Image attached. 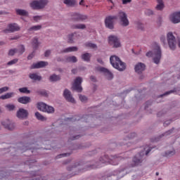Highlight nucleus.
<instances>
[{
  "instance_id": "de8ad7c7",
  "label": "nucleus",
  "mask_w": 180,
  "mask_h": 180,
  "mask_svg": "<svg viewBox=\"0 0 180 180\" xmlns=\"http://www.w3.org/2000/svg\"><path fill=\"white\" fill-rule=\"evenodd\" d=\"M136 136H137V134L136 133H134V132L131 133L127 137V140H131V139H134V137H136Z\"/></svg>"
},
{
  "instance_id": "bb28decb",
  "label": "nucleus",
  "mask_w": 180,
  "mask_h": 180,
  "mask_svg": "<svg viewBox=\"0 0 180 180\" xmlns=\"http://www.w3.org/2000/svg\"><path fill=\"white\" fill-rule=\"evenodd\" d=\"M46 106H47V104L43 102H39L37 103V108L38 110H41V112H44L46 110Z\"/></svg>"
},
{
  "instance_id": "58836bf2",
  "label": "nucleus",
  "mask_w": 180,
  "mask_h": 180,
  "mask_svg": "<svg viewBox=\"0 0 180 180\" xmlns=\"http://www.w3.org/2000/svg\"><path fill=\"white\" fill-rule=\"evenodd\" d=\"M54 108L49 105H46V107L45 108V110L44 112L46 113H54Z\"/></svg>"
},
{
  "instance_id": "c9c22d12",
  "label": "nucleus",
  "mask_w": 180,
  "mask_h": 180,
  "mask_svg": "<svg viewBox=\"0 0 180 180\" xmlns=\"http://www.w3.org/2000/svg\"><path fill=\"white\" fill-rule=\"evenodd\" d=\"M36 94H37V95H40L41 96H49V94H47V91L44 89L37 90L36 91Z\"/></svg>"
},
{
  "instance_id": "a211bd4d",
  "label": "nucleus",
  "mask_w": 180,
  "mask_h": 180,
  "mask_svg": "<svg viewBox=\"0 0 180 180\" xmlns=\"http://www.w3.org/2000/svg\"><path fill=\"white\" fill-rule=\"evenodd\" d=\"M81 167V164L79 162H76L72 167H68V171H75V169L77 168L79 171L75 173L74 175H77V174H79V172H84V169H81V167Z\"/></svg>"
},
{
  "instance_id": "c85d7f7f",
  "label": "nucleus",
  "mask_w": 180,
  "mask_h": 180,
  "mask_svg": "<svg viewBox=\"0 0 180 180\" xmlns=\"http://www.w3.org/2000/svg\"><path fill=\"white\" fill-rule=\"evenodd\" d=\"M73 51H78V47L70 46L62 51V53H72Z\"/></svg>"
},
{
  "instance_id": "c03bdc74",
  "label": "nucleus",
  "mask_w": 180,
  "mask_h": 180,
  "mask_svg": "<svg viewBox=\"0 0 180 180\" xmlns=\"http://www.w3.org/2000/svg\"><path fill=\"white\" fill-rule=\"evenodd\" d=\"M18 61L19 59L18 58L13 59L12 60H10L7 63V65H13L14 64H16Z\"/></svg>"
},
{
  "instance_id": "f3484780",
  "label": "nucleus",
  "mask_w": 180,
  "mask_h": 180,
  "mask_svg": "<svg viewBox=\"0 0 180 180\" xmlns=\"http://www.w3.org/2000/svg\"><path fill=\"white\" fill-rule=\"evenodd\" d=\"M169 20L172 23H179L180 22V11L175 12L170 15Z\"/></svg>"
},
{
  "instance_id": "e433bc0d",
  "label": "nucleus",
  "mask_w": 180,
  "mask_h": 180,
  "mask_svg": "<svg viewBox=\"0 0 180 180\" xmlns=\"http://www.w3.org/2000/svg\"><path fill=\"white\" fill-rule=\"evenodd\" d=\"M74 36H75V33H72L68 35V43L70 44H74Z\"/></svg>"
},
{
  "instance_id": "5fc2aeb1",
  "label": "nucleus",
  "mask_w": 180,
  "mask_h": 180,
  "mask_svg": "<svg viewBox=\"0 0 180 180\" xmlns=\"http://www.w3.org/2000/svg\"><path fill=\"white\" fill-rule=\"evenodd\" d=\"M79 98L81 102H86L88 101V98L85 96L79 95Z\"/></svg>"
},
{
  "instance_id": "7ed1b4c3",
  "label": "nucleus",
  "mask_w": 180,
  "mask_h": 180,
  "mask_svg": "<svg viewBox=\"0 0 180 180\" xmlns=\"http://www.w3.org/2000/svg\"><path fill=\"white\" fill-rule=\"evenodd\" d=\"M49 4V0H34L30 3V6L34 11L44 9Z\"/></svg>"
},
{
  "instance_id": "412c9836",
  "label": "nucleus",
  "mask_w": 180,
  "mask_h": 180,
  "mask_svg": "<svg viewBox=\"0 0 180 180\" xmlns=\"http://www.w3.org/2000/svg\"><path fill=\"white\" fill-rule=\"evenodd\" d=\"M18 102L19 103H22V105H27V103H30L32 102V98L29 96H22L18 98Z\"/></svg>"
},
{
  "instance_id": "f03ea898",
  "label": "nucleus",
  "mask_w": 180,
  "mask_h": 180,
  "mask_svg": "<svg viewBox=\"0 0 180 180\" xmlns=\"http://www.w3.org/2000/svg\"><path fill=\"white\" fill-rule=\"evenodd\" d=\"M110 63L113 68L118 71H124L126 70V63L120 60L117 56H112L110 58Z\"/></svg>"
},
{
  "instance_id": "e2e57ef3",
  "label": "nucleus",
  "mask_w": 180,
  "mask_h": 180,
  "mask_svg": "<svg viewBox=\"0 0 180 180\" xmlns=\"http://www.w3.org/2000/svg\"><path fill=\"white\" fill-rule=\"evenodd\" d=\"M50 54H51V50H47L44 53V56L45 57H50Z\"/></svg>"
},
{
  "instance_id": "6e6d98bb",
  "label": "nucleus",
  "mask_w": 180,
  "mask_h": 180,
  "mask_svg": "<svg viewBox=\"0 0 180 180\" xmlns=\"http://www.w3.org/2000/svg\"><path fill=\"white\" fill-rule=\"evenodd\" d=\"M172 123V120H167L165 121L164 123H163V126L165 127H167V126H169V124Z\"/></svg>"
},
{
  "instance_id": "864d4df0",
  "label": "nucleus",
  "mask_w": 180,
  "mask_h": 180,
  "mask_svg": "<svg viewBox=\"0 0 180 180\" xmlns=\"http://www.w3.org/2000/svg\"><path fill=\"white\" fill-rule=\"evenodd\" d=\"M145 13L148 16H151V15H154V12L150 9L146 10Z\"/></svg>"
},
{
  "instance_id": "3c124183",
  "label": "nucleus",
  "mask_w": 180,
  "mask_h": 180,
  "mask_svg": "<svg viewBox=\"0 0 180 180\" xmlns=\"http://www.w3.org/2000/svg\"><path fill=\"white\" fill-rule=\"evenodd\" d=\"M6 108L8 110H14L15 109V105L13 104H8L6 105Z\"/></svg>"
},
{
  "instance_id": "5701e85b",
  "label": "nucleus",
  "mask_w": 180,
  "mask_h": 180,
  "mask_svg": "<svg viewBox=\"0 0 180 180\" xmlns=\"http://www.w3.org/2000/svg\"><path fill=\"white\" fill-rule=\"evenodd\" d=\"M32 46L33 48V50L36 51L37 49H39V46H40V42H39V38L34 37L32 40Z\"/></svg>"
},
{
  "instance_id": "a878e982",
  "label": "nucleus",
  "mask_w": 180,
  "mask_h": 180,
  "mask_svg": "<svg viewBox=\"0 0 180 180\" xmlns=\"http://www.w3.org/2000/svg\"><path fill=\"white\" fill-rule=\"evenodd\" d=\"M15 12L17 15H19V16H29V12L26 10L16 9Z\"/></svg>"
},
{
  "instance_id": "473e14b6",
  "label": "nucleus",
  "mask_w": 180,
  "mask_h": 180,
  "mask_svg": "<svg viewBox=\"0 0 180 180\" xmlns=\"http://www.w3.org/2000/svg\"><path fill=\"white\" fill-rule=\"evenodd\" d=\"M100 161L103 164H105L106 162H110V157L108 155H104L103 156L100 158Z\"/></svg>"
},
{
  "instance_id": "4c0bfd02",
  "label": "nucleus",
  "mask_w": 180,
  "mask_h": 180,
  "mask_svg": "<svg viewBox=\"0 0 180 180\" xmlns=\"http://www.w3.org/2000/svg\"><path fill=\"white\" fill-rule=\"evenodd\" d=\"M41 29V25H34L28 29V32H36Z\"/></svg>"
},
{
  "instance_id": "6ab92c4d",
  "label": "nucleus",
  "mask_w": 180,
  "mask_h": 180,
  "mask_svg": "<svg viewBox=\"0 0 180 180\" xmlns=\"http://www.w3.org/2000/svg\"><path fill=\"white\" fill-rule=\"evenodd\" d=\"M134 70L137 74H141L143 71L146 70V65L143 63H139L135 65Z\"/></svg>"
},
{
  "instance_id": "cd10ccee",
  "label": "nucleus",
  "mask_w": 180,
  "mask_h": 180,
  "mask_svg": "<svg viewBox=\"0 0 180 180\" xmlns=\"http://www.w3.org/2000/svg\"><path fill=\"white\" fill-rule=\"evenodd\" d=\"M60 79L61 77L56 74H53L49 77L50 82H57V81H60Z\"/></svg>"
},
{
  "instance_id": "a18cd8bd",
  "label": "nucleus",
  "mask_w": 180,
  "mask_h": 180,
  "mask_svg": "<svg viewBox=\"0 0 180 180\" xmlns=\"http://www.w3.org/2000/svg\"><path fill=\"white\" fill-rule=\"evenodd\" d=\"M25 51V46L20 45L19 46V49H18V53H20V54H23Z\"/></svg>"
},
{
  "instance_id": "37998d69",
  "label": "nucleus",
  "mask_w": 180,
  "mask_h": 180,
  "mask_svg": "<svg viewBox=\"0 0 180 180\" xmlns=\"http://www.w3.org/2000/svg\"><path fill=\"white\" fill-rule=\"evenodd\" d=\"M21 94H30V90L27 89V87H22L18 89Z\"/></svg>"
},
{
  "instance_id": "1a4fd4ad",
  "label": "nucleus",
  "mask_w": 180,
  "mask_h": 180,
  "mask_svg": "<svg viewBox=\"0 0 180 180\" xmlns=\"http://www.w3.org/2000/svg\"><path fill=\"white\" fill-rule=\"evenodd\" d=\"M16 117L20 120H25L29 117V111L25 108H19L16 112Z\"/></svg>"
},
{
  "instance_id": "052dcab7",
  "label": "nucleus",
  "mask_w": 180,
  "mask_h": 180,
  "mask_svg": "<svg viewBox=\"0 0 180 180\" xmlns=\"http://www.w3.org/2000/svg\"><path fill=\"white\" fill-rule=\"evenodd\" d=\"M138 29H140V30H144V25L141 22L137 23Z\"/></svg>"
},
{
  "instance_id": "39448f33",
  "label": "nucleus",
  "mask_w": 180,
  "mask_h": 180,
  "mask_svg": "<svg viewBox=\"0 0 180 180\" xmlns=\"http://www.w3.org/2000/svg\"><path fill=\"white\" fill-rule=\"evenodd\" d=\"M115 20H117V15H108L105 19V25L107 29H115Z\"/></svg>"
},
{
  "instance_id": "423d86ee",
  "label": "nucleus",
  "mask_w": 180,
  "mask_h": 180,
  "mask_svg": "<svg viewBox=\"0 0 180 180\" xmlns=\"http://www.w3.org/2000/svg\"><path fill=\"white\" fill-rule=\"evenodd\" d=\"M167 40L170 50H175L176 49V39L172 32L167 33Z\"/></svg>"
},
{
  "instance_id": "8fccbe9b",
  "label": "nucleus",
  "mask_w": 180,
  "mask_h": 180,
  "mask_svg": "<svg viewBox=\"0 0 180 180\" xmlns=\"http://www.w3.org/2000/svg\"><path fill=\"white\" fill-rule=\"evenodd\" d=\"M174 92H175L174 90H170V91H167V92H165V94L160 95V96H159V98H162V96H167L169 95L170 94H174Z\"/></svg>"
},
{
  "instance_id": "393cba45",
  "label": "nucleus",
  "mask_w": 180,
  "mask_h": 180,
  "mask_svg": "<svg viewBox=\"0 0 180 180\" xmlns=\"http://www.w3.org/2000/svg\"><path fill=\"white\" fill-rule=\"evenodd\" d=\"M13 96H15L14 92L6 93V94L1 96L0 99L5 101V99H11V98H13Z\"/></svg>"
},
{
  "instance_id": "7c9ffc66",
  "label": "nucleus",
  "mask_w": 180,
  "mask_h": 180,
  "mask_svg": "<svg viewBox=\"0 0 180 180\" xmlns=\"http://www.w3.org/2000/svg\"><path fill=\"white\" fill-rule=\"evenodd\" d=\"M63 4H65V5H66L67 6H75V0H64L63 1Z\"/></svg>"
},
{
  "instance_id": "774afa93",
  "label": "nucleus",
  "mask_w": 180,
  "mask_h": 180,
  "mask_svg": "<svg viewBox=\"0 0 180 180\" xmlns=\"http://www.w3.org/2000/svg\"><path fill=\"white\" fill-rule=\"evenodd\" d=\"M151 151V148H148L146 152V155H148V153Z\"/></svg>"
},
{
  "instance_id": "20e7f679",
  "label": "nucleus",
  "mask_w": 180,
  "mask_h": 180,
  "mask_svg": "<svg viewBox=\"0 0 180 180\" xmlns=\"http://www.w3.org/2000/svg\"><path fill=\"white\" fill-rule=\"evenodd\" d=\"M117 18H119L120 25L122 26V27H127V26L130 25L129 18H127V14L125 12L120 11L117 14Z\"/></svg>"
},
{
  "instance_id": "c756f323",
  "label": "nucleus",
  "mask_w": 180,
  "mask_h": 180,
  "mask_svg": "<svg viewBox=\"0 0 180 180\" xmlns=\"http://www.w3.org/2000/svg\"><path fill=\"white\" fill-rule=\"evenodd\" d=\"M29 77L34 81H41V76H39L36 73H30Z\"/></svg>"
},
{
  "instance_id": "6e6552de",
  "label": "nucleus",
  "mask_w": 180,
  "mask_h": 180,
  "mask_svg": "<svg viewBox=\"0 0 180 180\" xmlns=\"http://www.w3.org/2000/svg\"><path fill=\"white\" fill-rule=\"evenodd\" d=\"M82 84V77H77L75 79V82L72 84V89L76 91L77 92H82V86L81 84Z\"/></svg>"
},
{
  "instance_id": "49530a36",
  "label": "nucleus",
  "mask_w": 180,
  "mask_h": 180,
  "mask_svg": "<svg viewBox=\"0 0 180 180\" xmlns=\"http://www.w3.org/2000/svg\"><path fill=\"white\" fill-rule=\"evenodd\" d=\"M160 41L163 44V46H167V39L165 35L160 36Z\"/></svg>"
},
{
  "instance_id": "a19ab883",
  "label": "nucleus",
  "mask_w": 180,
  "mask_h": 180,
  "mask_svg": "<svg viewBox=\"0 0 180 180\" xmlns=\"http://www.w3.org/2000/svg\"><path fill=\"white\" fill-rule=\"evenodd\" d=\"M172 155H175V150H167L165 153V157H172Z\"/></svg>"
},
{
  "instance_id": "2f4dec72",
  "label": "nucleus",
  "mask_w": 180,
  "mask_h": 180,
  "mask_svg": "<svg viewBox=\"0 0 180 180\" xmlns=\"http://www.w3.org/2000/svg\"><path fill=\"white\" fill-rule=\"evenodd\" d=\"M35 117L38 120H41V122H46L47 120V118H46L44 116H43L40 112H35Z\"/></svg>"
},
{
  "instance_id": "9b49d317",
  "label": "nucleus",
  "mask_w": 180,
  "mask_h": 180,
  "mask_svg": "<svg viewBox=\"0 0 180 180\" xmlns=\"http://www.w3.org/2000/svg\"><path fill=\"white\" fill-rule=\"evenodd\" d=\"M7 29L4 30V33H14V32H19L20 27L16 23L9 24Z\"/></svg>"
},
{
  "instance_id": "2eb2a0df",
  "label": "nucleus",
  "mask_w": 180,
  "mask_h": 180,
  "mask_svg": "<svg viewBox=\"0 0 180 180\" xmlns=\"http://www.w3.org/2000/svg\"><path fill=\"white\" fill-rule=\"evenodd\" d=\"M122 160H123V158L119 155H110L109 164L111 165H117L119 161H122Z\"/></svg>"
},
{
  "instance_id": "72a5a7b5",
  "label": "nucleus",
  "mask_w": 180,
  "mask_h": 180,
  "mask_svg": "<svg viewBox=\"0 0 180 180\" xmlns=\"http://www.w3.org/2000/svg\"><path fill=\"white\" fill-rule=\"evenodd\" d=\"M72 27V29H80L82 30H84L86 29V25H85V24H76L73 25Z\"/></svg>"
},
{
  "instance_id": "69168bd1",
  "label": "nucleus",
  "mask_w": 180,
  "mask_h": 180,
  "mask_svg": "<svg viewBox=\"0 0 180 180\" xmlns=\"http://www.w3.org/2000/svg\"><path fill=\"white\" fill-rule=\"evenodd\" d=\"M90 79L92 82H96V77L95 76H91Z\"/></svg>"
},
{
  "instance_id": "aec40b11",
  "label": "nucleus",
  "mask_w": 180,
  "mask_h": 180,
  "mask_svg": "<svg viewBox=\"0 0 180 180\" xmlns=\"http://www.w3.org/2000/svg\"><path fill=\"white\" fill-rule=\"evenodd\" d=\"M49 65V62L46 61H39L37 63H34L32 65V68L39 69V68H44V67H47Z\"/></svg>"
},
{
  "instance_id": "0e129e2a",
  "label": "nucleus",
  "mask_w": 180,
  "mask_h": 180,
  "mask_svg": "<svg viewBox=\"0 0 180 180\" xmlns=\"http://www.w3.org/2000/svg\"><path fill=\"white\" fill-rule=\"evenodd\" d=\"M131 2V0H122L123 5H127V4H130Z\"/></svg>"
},
{
  "instance_id": "680f3d73",
  "label": "nucleus",
  "mask_w": 180,
  "mask_h": 180,
  "mask_svg": "<svg viewBox=\"0 0 180 180\" xmlns=\"http://www.w3.org/2000/svg\"><path fill=\"white\" fill-rule=\"evenodd\" d=\"M33 20H34V22H39V20H41V16L40 15L34 16Z\"/></svg>"
},
{
  "instance_id": "09e8293b",
  "label": "nucleus",
  "mask_w": 180,
  "mask_h": 180,
  "mask_svg": "<svg viewBox=\"0 0 180 180\" xmlns=\"http://www.w3.org/2000/svg\"><path fill=\"white\" fill-rule=\"evenodd\" d=\"M16 53H18V49H11L8 51V56H15V54H16Z\"/></svg>"
},
{
  "instance_id": "9d476101",
  "label": "nucleus",
  "mask_w": 180,
  "mask_h": 180,
  "mask_svg": "<svg viewBox=\"0 0 180 180\" xmlns=\"http://www.w3.org/2000/svg\"><path fill=\"white\" fill-rule=\"evenodd\" d=\"M98 71H100V72H103L106 79H108V81H112V79L114 78L113 73H112V72H110L106 68H98Z\"/></svg>"
},
{
  "instance_id": "bf43d9fd",
  "label": "nucleus",
  "mask_w": 180,
  "mask_h": 180,
  "mask_svg": "<svg viewBox=\"0 0 180 180\" xmlns=\"http://www.w3.org/2000/svg\"><path fill=\"white\" fill-rule=\"evenodd\" d=\"M36 53V51H33L28 56H27V60H32L33 57H34V54Z\"/></svg>"
},
{
  "instance_id": "f704fd0d",
  "label": "nucleus",
  "mask_w": 180,
  "mask_h": 180,
  "mask_svg": "<svg viewBox=\"0 0 180 180\" xmlns=\"http://www.w3.org/2000/svg\"><path fill=\"white\" fill-rule=\"evenodd\" d=\"M174 130H175L174 127H172L171 129L167 131L164 134L160 136V139H162V137H164L165 136H170V134H172L174 133Z\"/></svg>"
},
{
  "instance_id": "ddd939ff",
  "label": "nucleus",
  "mask_w": 180,
  "mask_h": 180,
  "mask_svg": "<svg viewBox=\"0 0 180 180\" xmlns=\"http://www.w3.org/2000/svg\"><path fill=\"white\" fill-rule=\"evenodd\" d=\"M1 124L4 126V129H7V130L10 131L15 130V128L16 127L15 122L8 120L1 122Z\"/></svg>"
},
{
  "instance_id": "338daca9",
  "label": "nucleus",
  "mask_w": 180,
  "mask_h": 180,
  "mask_svg": "<svg viewBox=\"0 0 180 180\" xmlns=\"http://www.w3.org/2000/svg\"><path fill=\"white\" fill-rule=\"evenodd\" d=\"M0 15H8V13L4 11H0Z\"/></svg>"
},
{
  "instance_id": "4468645a",
  "label": "nucleus",
  "mask_w": 180,
  "mask_h": 180,
  "mask_svg": "<svg viewBox=\"0 0 180 180\" xmlns=\"http://www.w3.org/2000/svg\"><path fill=\"white\" fill-rule=\"evenodd\" d=\"M63 96L68 102H70V103H75V99L72 98V94H71V91L68 90V89H65L64 90Z\"/></svg>"
},
{
  "instance_id": "f257e3e1",
  "label": "nucleus",
  "mask_w": 180,
  "mask_h": 180,
  "mask_svg": "<svg viewBox=\"0 0 180 180\" xmlns=\"http://www.w3.org/2000/svg\"><path fill=\"white\" fill-rule=\"evenodd\" d=\"M153 53L152 51H149L146 53V57H153V63L155 64H160V61H161V57H162V51L161 50V46L160 44L157 42H153Z\"/></svg>"
},
{
  "instance_id": "13d9d810",
  "label": "nucleus",
  "mask_w": 180,
  "mask_h": 180,
  "mask_svg": "<svg viewBox=\"0 0 180 180\" xmlns=\"http://www.w3.org/2000/svg\"><path fill=\"white\" fill-rule=\"evenodd\" d=\"M81 135H74L70 136V140H78V139L81 138Z\"/></svg>"
},
{
  "instance_id": "b1692460",
  "label": "nucleus",
  "mask_w": 180,
  "mask_h": 180,
  "mask_svg": "<svg viewBox=\"0 0 180 180\" xmlns=\"http://www.w3.org/2000/svg\"><path fill=\"white\" fill-rule=\"evenodd\" d=\"M91 57L92 55L89 53H85L81 55L82 60H83V61H86V63H89Z\"/></svg>"
},
{
  "instance_id": "603ef678",
  "label": "nucleus",
  "mask_w": 180,
  "mask_h": 180,
  "mask_svg": "<svg viewBox=\"0 0 180 180\" xmlns=\"http://www.w3.org/2000/svg\"><path fill=\"white\" fill-rule=\"evenodd\" d=\"M8 91H9V87L8 86L0 88V94H4V92H8Z\"/></svg>"
},
{
  "instance_id": "f8f14e48",
  "label": "nucleus",
  "mask_w": 180,
  "mask_h": 180,
  "mask_svg": "<svg viewBox=\"0 0 180 180\" xmlns=\"http://www.w3.org/2000/svg\"><path fill=\"white\" fill-rule=\"evenodd\" d=\"M108 40L110 46H112L115 48L120 47V41L119 40V38H117V37L115 35H111L108 37Z\"/></svg>"
},
{
  "instance_id": "0eeeda50",
  "label": "nucleus",
  "mask_w": 180,
  "mask_h": 180,
  "mask_svg": "<svg viewBox=\"0 0 180 180\" xmlns=\"http://www.w3.org/2000/svg\"><path fill=\"white\" fill-rule=\"evenodd\" d=\"M70 17L71 20H72L73 22H79V21L82 22V21L86 20V19H88V15H82V14L77 13H70Z\"/></svg>"
},
{
  "instance_id": "4be33fe9",
  "label": "nucleus",
  "mask_w": 180,
  "mask_h": 180,
  "mask_svg": "<svg viewBox=\"0 0 180 180\" xmlns=\"http://www.w3.org/2000/svg\"><path fill=\"white\" fill-rule=\"evenodd\" d=\"M65 63H72L73 64L75 63H78V58H77V56H66L65 58Z\"/></svg>"
},
{
  "instance_id": "ea45409f",
  "label": "nucleus",
  "mask_w": 180,
  "mask_h": 180,
  "mask_svg": "<svg viewBox=\"0 0 180 180\" xmlns=\"http://www.w3.org/2000/svg\"><path fill=\"white\" fill-rule=\"evenodd\" d=\"M85 46L86 47H89V49H98V45H96V44H92L91 42L86 43Z\"/></svg>"
},
{
  "instance_id": "dca6fc26",
  "label": "nucleus",
  "mask_w": 180,
  "mask_h": 180,
  "mask_svg": "<svg viewBox=\"0 0 180 180\" xmlns=\"http://www.w3.org/2000/svg\"><path fill=\"white\" fill-rule=\"evenodd\" d=\"M143 162V160L141 158H137V156H134L132 159V162L128 165L129 168H134V167H137L140 165Z\"/></svg>"
},
{
  "instance_id": "79ce46f5",
  "label": "nucleus",
  "mask_w": 180,
  "mask_h": 180,
  "mask_svg": "<svg viewBox=\"0 0 180 180\" xmlns=\"http://www.w3.org/2000/svg\"><path fill=\"white\" fill-rule=\"evenodd\" d=\"M71 155V153H62L60 155H58L55 160H58V158H63V157H70Z\"/></svg>"
},
{
  "instance_id": "4d7b16f0",
  "label": "nucleus",
  "mask_w": 180,
  "mask_h": 180,
  "mask_svg": "<svg viewBox=\"0 0 180 180\" xmlns=\"http://www.w3.org/2000/svg\"><path fill=\"white\" fill-rule=\"evenodd\" d=\"M155 8L157 11H162L164 9V4H158Z\"/></svg>"
}]
</instances>
